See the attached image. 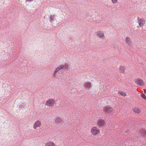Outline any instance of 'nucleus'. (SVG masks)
<instances>
[{
	"instance_id": "10",
	"label": "nucleus",
	"mask_w": 146,
	"mask_h": 146,
	"mask_svg": "<svg viewBox=\"0 0 146 146\" xmlns=\"http://www.w3.org/2000/svg\"><path fill=\"white\" fill-rule=\"evenodd\" d=\"M45 146H57V145L54 142L49 141L45 143Z\"/></svg>"
},
{
	"instance_id": "9",
	"label": "nucleus",
	"mask_w": 146,
	"mask_h": 146,
	"mask_svg": "<svg viewBox=\"0 0 146 146\" xmlns=\"http://www.w3.org/2000/svg\"><path fill=\"white\" fill-rule=\"evenodd\" d=\"M136 83L138 84L141 86L143 85L144 84V83L143 80L140 78L137 79Z\"/></svg>"
},
{
	"instance_id": "13",
	"label": "nucleus",
	"mask_w": 146,
	"mask_h": 146,
	"mask_svg": "<svg viewBox=\"0 0 146 146\" xmlns=\"http://www.w3.org/2000/svg\"><path fill=\"white\" fill-rule=\"evenodd\" d=\"M133 111L136 113H140L141 112L140 109L137 108H134L133 109Z\"/></svg>"
},
{
	"instance_id": "3",
	"label": "nucleus",
	"mask_w": 146,
	"mask_h": 146,
	"mask_svg": "<svg viewBox=\"0 0 146 146\" xmlns=\"http://www.w3.org/2000/svg\"><path fill=\"white\" fill-rule=\"evenodd\" d=\"M100 133V130L97 127H92L91 129V133L92 135L95 136L99 134Z\"/></svg>"
},
{
	"instance_id": "5",
	"label": "nucleus",
	"mask_w": 146,
	"mask_h": 146,
	"mask_svg": "<svg viewBox=\"0 0 146 146\" xmlns=\"http://www.w3.org/2000/svg\"><path fill=\"white\" fill-rule=\"evenodd\" d=\"M96 124L98 127H100L105 125V121L104 120L100 118L98 120Z\"/></svg>"
},
{
	"instance_id": "20",
	"label": "nucleus",
	"mask_w": 146,
	"mask_h": 146,
	"mask_svg": "<svg viewBox=\"0 0 146 146\" xmlns=\"http://www.w3.org/2000/svg\"><path fill=\"white\" fill-rule=\"evenodd\" d=\"M33 0H27V1H32Z\"/></svg>"
},
{
	"instance_id": "1",
	"label": "nucleus",
	"mask_w": 146,
	"mask_h": 146,
	"mask_svg": "<svg viewBox=\"0 0 146 146\" xmlns=\"http://www.w3.org/2000/svg\"><path fill=\"white\" fill-rule=\"evenodd\" d=\"M103 111L106 114L109 115H112L115 113V111L113 108L107 106L104 108Z\"/></svg>"
},
{
	"instance_id": "11",
	"label": "nucleus",
	"mask_w": 146,
	"mask_h": 146,
	"mask_svg": "<svg viewBox=\"0 0 146 146\" xmlns=\"http://www.w3.org/2000/svg\"><path fill=\"white\" fill-rule=\"evenodd\" d=\"M125 41L129 45H131L132 44V42L130 38L128 37H127L125 38Z\"/></svg>"
},
{
	"instance_id": "16",
	"label": "nucleus",
	"mask_w": 146,
	"mask_h": 146,
	"mask_svg": "<svg viewBox=\"0 0 146 146\" xmlns=\"http://www.w3.org/2000/svg\"><path fill=\"white\" fill-rule=\"evenodd\" d=\"M119 70H120L121 72L122 73H124L125 71V68L121 66L119 68Z\"/></svg>"
},
{
	"instance_id": "19",
	"label": "nucleus",
	"mask_w": 146,
	"mask_h": 146,
	"mask_svg": "<svg viewBox=\"0 0 146 146\" xmlns=\"http://www.w3.org/2000/svg\"><path fill=\"white\" fill-rule=\"evenodd\" d=\"M112 2V3L113 4H115L116 3L117 1V0H111Z\"/></svg>"
},
{
	"instance_id": "15",
	"label": "nucleus",
	"mask_w": 146,
	"mask_h": 146,
	"mask_svg": "<svg viewBox=\"0 0 146 146\" xmlns=\"http://www.w3.org/2000/svg\"><path fill=\"white\" fill-rule=\"evenodd\" d=\"M118 93L124 97L126 96L127 95L126 94L125 92L122 91H118Z\"/></svg>"
},
{
	"instance_id": "4",
	"label": "nucleus",
	"mask_w": 146,
	"mask_h": 146,
	"mask_svg": "<svg viewBox=\"0 0 146 146\" xmlns=\"http://www.w3.org/2000/svg\"><path fill=\"white\" fill-rule=\"evenodd\" d=\"M56 103L55 100L52 99H49L45 102V104L50 107H53Z\"/></svg>"
},
{
	"instance_id": "8",
	"label": "nucleus",
	"mask_w": 146,
	"mask_h": 146,
	"mask_svg": "<svg viewBox=\"0 0 146 146\" xmlns=\"http://www.w3.org/2000/svg\"><path fill=\"white\" fill-rule=\"evenodd\" d=\"M41 125V122L40 121L38 120L34 124L33 128L34 129H36L37 127H40Z\"/></svg>"
},
{
	"instance_id": "17",
	"label": "nucleus",
	"mask_w": 146,
	"mask_h": 146,
	"mask_svg": "<svg viewBox=\"0 0 146 146\" xmlns=\"http://www.w3.org/2000/svg\"><path fill=\"white\" fill-rule=\"evenodd\" d=\"M141 96L142 98L143 99L146 100V96L143 93L141 94Z\"/></svg>"
},
{
	"instance_id": "18",
	"label": "nucleus",
	"mask_w": 146,
	"mask_h": 146,
	"mask_svg": "<svg viewBox=\"0 0 146 146\" xmlns=\"http://www.w3.org/2000/svg\"><path fill=\"white\" fill-rule=\"evenodd\" d=\"M55 121L56 122H61V119L59 118H56Z\"/></svg>"
},
{
	"instance_id": "2",
	"label": "nucleus",
	"mask_w": 146,
	"mask_h": 146,
	"mask_svg": "<svg viewBox=\"0 0 146 146\" xmlns=\"http://www.w3.org/2000/svg\"><path fill=\"white\" fill-rule=\"evenodd\" d=\"M68 64H65L64 65L63 64H61L59 66L56 68L55 70L54 71L53 74V76L54 77L57 78L56 75V73L59 70H61L63 68L67 69L68 68Z\"/></svg>"
},
{
	"instance_id": "14",
	"label": "nucleus",
	"mask_w": 146,
	"mask_h": 146,
	"mask_svg": "<svg viewBox=\"0 0 146 146\" xmlns=\"http://www.w3.org/2000/svg\"><path fill=\"white\" fill-rule=\"evenodd\" d=\"M140 133L143 136H146V131L143 129H141L140 131Z\"/></svg>"
},
{
	"instance_id": "6",
	"label": "nucleus",
	"mask_w": 146,
	"mask_h": 146,
	"mask_svg": "<svg viewBox=\"0 0 146 146\" xmlns=\"http://www.w3.org/2000/svg\"><path fill=\"white\" fill-rule=\"evenodd\" d=\"M146 21L143 19H138V23L140 27H142L145 23Z\"/></svg>"
},
{
	"instance_id": "12",
	"label": "nucleus",
	"mask_w": 146,
	"mask_h": 146,
	"mask_svg": "<svg viewBox=\"0 0 146 146\" xmlns=\"http://www.w3.org/2000/svg\"><path fill=\"white\" fill-rule=\"evenodd\" d=\"M92 86V84L91 82H87L85 84V86L88 88H90Z\"/></svg>"
},
{
	"instance_id": "7",
	"label": "nucleus",
	"mask_w": 146,
	"mask_h": 146,
	"mask_svg": "<svg viewBox=\"0 0 146 146\" xmlns=\"http://www.w3.org/2000/svg\"><path fill=\"white\" fill-rule=\"evenodd\" d=\"M96 35L99 38H103L104 37L105 35L103 31H99L97 32Z\"/></svg>"
}]
</instances>
